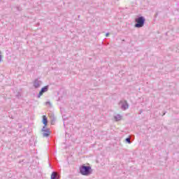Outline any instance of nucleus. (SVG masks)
<instances>
[{
  "instance_id": "obj_1",
  "label": "nucleus",
  "mask_w": 179,
  "mask_h": 179,
  "mask_svg": "<svg viewBox=\"0 0 179 179\" xmlns=\"http://www.w3.org/2000/svg\"><path fill=\"white\" fill-rule=\"evenodd\" d=\"M80 173L82 176H90L92 174V167L83 165L80 167Z\"/></svg>"
},
{
  "instance_id": "obj_2",
  "label": "nucleus",
  "mask_w": 179,
  "mask_h": 179,
  "mask_svg": "<svg viewBox=\"0 0 179 179\" xmlns=\"http://www.w3.org/2000/svg\"><path fill=\"white\" fill-rule=\"evenodd\" d=\"M145 19L143 16L138 17L135 19L136 24L134 25V27H136L137 29H141V27H143L145 26Z\"/></svg>"
},
{
  "instance_id": "obj_3",
  "label": "nucleus",
  "mask_w": 179,
  "mask_h": 179,
  "mask_svg": "<svg viewBox=\"0 0 179 179\" xmlns=\"http://www.w3.org/2000/svg\"><path fill=\"white\" fill-rule=\"evenodd\" d=\"M42 132H43V138H48V136H50L51 134V131H50V129H45V126H43L42 129Z\"/></svg>"
},
{
  "instance_id": "obj_4",
  "label": "nucleus",
  "mask_w": 179,
  "mask_h": 179,
  "mask_svg": "<svg viewBox=\"0 0 179 179\" xmlns=\"http://www.w3.org/2000/svg\"><path fill=\"white\" fill-rule=\"evenodd\" d=\"M120 105L121 106L122 110H127L129 108V105H128V102L127 101H120Z\"/></svg>"
},
{
  "instance_id": "obj_5",
  "label": "nucleus",
  "mask_w": 179,
  "mask_h": 179,
  "mask_svg": "<svg viewBox=\"0 0 179 179\" xmlns=\"http://www.w3.org/2000/svg\"><path fill=\"white\" fill-rule=\"evenodd\" d=\"M45 92H48V86H45L44 87H43L41 91L39 92V94H38L37 97L38 99H40L41 97V96H43V94H44V93H45Z\"/></svg>"
},
{
  "instance_id": "obj_6",
  "label": "nucleus",
  "mask_w": 179,
  "mask_h": 179,
  "mask_svg": "<svg viewBox=\"0 0 179 179\" xmlns=\"http://www.w3.org/2000/svg\"><path fill=\"white\" fill-rule=\"evenodd\" d=\"M41 85H43V82H41V80H40L38 79H36L34 81V87L35 89H38V87H40L41 86Z\"/></svg>"
},
{
  "instance_id": "obj_7",
  "label": "nucleus",
  "mask_w": 179,
  "mask_h": 179,
  "mask_svg": "<svg viewBox=\"0 0 179 179\" xmlns=\"http://www.w3.org/2000/svg\"><path fill=\"white\" fill-rule=\"evenodd\" d=\"M51 179H59V175H57L55 172H52Z\"/></svg>"
},
{
  "instance_id": "obj_8",
  "label": "nucleus",
  "mask_w": 179,
  "mask_h": 179,
  "mask_svg": "<svg viewBox=\"0 0 179 179\" xmlns=\"http://www.w3.org/2000/svg\"><path fill=\"white\" fill-rule=\"evenodd\" d=\"M115 121H121L122 116L121 115H116L114 116Z\"/></svg>"
},
{
  "instance_id": "obj_9",
  "label": "nucleus",
  "mask_w": 179,
  "mask_h": 179,
  "mask_svg": "<svg viewBox=\"0 0 179 179\" xmlns=\"http://www.w3.org/2000/svg\"><path fill=\"white\" fill-rule=\"evenodd\" d=\"M43 124L45 125L44 127H47V124L48 121L47 120V117H45V115L43 116Z\"/></svg>"
},
{
  "instance_id": "obj_10",
  "label": "nucleus",
  "mask_w": 179,
  "mask_h": 179,
  "mask_svg": "<svg viewBox=\"0 0 179 179\" xmlns=\"http://www.w3.org/2000/svg\"><path fill=\"white\" fill-rule=\"evenodd\" d=\"M45 105L48 106L49 107H51V102L47 101V102H45Z\"/></svg>"
},
{
  "instance_id": "obj_11",
  "label": "nucleus",
  "mask_w": 179,
  "mask_h": 179,
  "mask_svg": "<svg viewBox=\"0 0 179 179\" xmlns=\"http://www.w3.org/2000/svg\"><path fill=\"white\" fill-rule=\"evenodd\" d=\"M126 142H127V143H131V138H126Z\"/></svg>"
},
{
  "instance_id": "obj_12",
  "label": "nucleus",
  "mask_w": 179,
  "mask_h": 179,
  "mask_svg": "<svg viewBox=\"0 0 179 179\" xmlns=\"http://www.w3.org/2000/svg\"><path fill=\"white\" fill-rule=\"evenodd\" d=\"M109 35H110V34H109V33H107V34H106V37H108Z\"/></svg>"
},
{
  "instance_id": "obj_13",
  "label": "nucleus",
  "mask_w": 179,
  "mask_h": 179,
  "mask_svg": "<svg viewBox=\"0 0 179 179\" xmlns=\"http://www.w3.org/2000/svg\"><path fill=\"white\" fill-rule=\"evenodd\" d=\"M21 10L20 8L18 7V8H17V10Z\"/></svg>"
}]
</instances>
